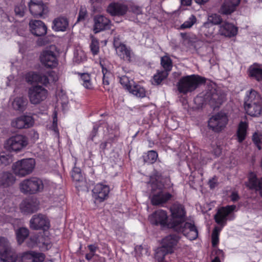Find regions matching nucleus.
<instances>
[{"instance_id":"18","label":"nucleus","mask_w":262,"mask_h":262,"mask_svg":"<svg viewBox=\"0 0 262 262\" xmlns=\"http://www.w3.org/2000/svg\"><path fill=\"white\" fill-rule=\"evenodd\" d=\"M30 227L33 229H39L48 228L49 222L43 215H34L30 221Z\"/></svg>"},{"instance_id":"32","label":"nucleus","mask_w":262,"mask_h":262,"mask_svg":"<svg viewBox=\"0 0 262 262\" xmlns=\"http://www.w3.org/2000/svg\"><path fill=\"white\" fill-rule=\"evenodd\" d=\"M245 108L250 116L258 117L262 113V103L245 105Z\"/></svg>"},{"instance_id":"36","label":"nucleus","mask_w":262,"mask_h":262,"mask_svg":"<svg viewBox=\"0 0 262 262\" xmlns=\"http://www.w3.org/2000/svg\"><path fill=\"white\" fill-rule=\"evenodd\" d=\"M15 181L13 175L9 172L0 173V186L7 187L12 184Z\"/></svg>"},{"instance_id":"34","label":"nucleus","mask_w":262,"mask_h":262,"mask_svg":"<svg viewBox=\"0 0 262 262\" xmlns=\"http://www.w3.org/2000/svg\"><path fill=\"white\" fill-rule=\"evenodd\" d=\"M79 75V81L83 86L88 90H93L94 85L90 74L88 73H80Z\"/></svg>"},{"instance_id":"37","label":"nucleus","mask_w":262,"mask_h":262,"mask_svg":"<svg viewBox=\"0 0 262 262\" xmlns=\"http://www.w3.org/2000/svg\"><path fill=\"white\" fill-rule=\"evenodd\" d=\"M205 99L213 107H219L223 101V99L220 98L216 93H212L211 96L207 94L205 96Z\"/></svg>"},{"instance_id":"38","label":"nucleus","mask_w":262,"mask_h":262,"mask_svg":"<svg viewBox=\"0 0 262 262\" xmlns=\"http://www.w3.org/2000/svg\"><path fill=\"white\" fill-rule=\"evenodd\" d=\"M29 234V230L24 227H21L15 230L17 242L19 245L21 244Z\"/></svg>"},{"instance_id":"45","label":"nucleus","mask_w":262,"mask_h":262,"mask_svg":"<svg viewBox=\"0 0 262 262\" xmlns=\"http://www.w3.org/2000/svg\"><path fill=\"white\" fill-rule=\"evenodd\" d=\"M222 19L221 17L216 14H212L208 16L207 20L206 23H208L209 24H212L214 26V25H220L222 24Z\"/></svg>"},{"instance_id":"44","label":"nucleus","mask_w":262,"mask_h":262,"mask_svg":"<svg viewBox=\"0 0 262 262\" xmlns=\"http://www.w3.org/2000/svg\"><path fill=\"white\" fill-rule=\"evenodd\" d=\"M144 161L145 163L152 164L155 163L158 158V154L154 150L148 151L146 155L143 156Z\"/></svg>"},{"instance_id":"52","label":"nucleus","mask_w":262,"mask_h":262,"mask_svg":"<svg viewBox=\"0 0 262 262\" xmlns=\"http://www.w3.org/2000/svg\"><path fill=\"white\" fill-rule=\"evenodd\" d=\"M221 230V228L215 227L212 234V244L213 247H215L219 243V235Z\"/></svg>"},{"instance_id":"64","label":"nucleus","mask_w":262,"mask_h":262,"mask_svg":"<svg viewBox=\"0 0 262 262\" xmlns=\"http://www.w3.org/2000/svg\"><path fill=\"white\" fill-rule=\"evenodd\" d=\"M89 249L91 253L95 255V253L97 249V247L94 245H90L88 246Z\"/></svg>"},{"instance_id":"11","label":"nucleus","mask_w":262,"mask_h":262,"mask_svg":"<svg viewBox=\"0 0 262 262\" xmlns=\"http://www.w3.org/2000/svg\"><path fill=\"white\" fill-rule=\"evenodd\" d=\"M228 119L224 113H219L213 116L208 121V126L213 131H221L227 125Z\"/></svg>"},{"instance_id":"8","label":"nucleus","mask_w":262,"mask_h":262,"mask_svg":"<svg viewBox=\"0 0 262 262\" xmlns=\"http://www.w3.org/2000/svg\"><path fill=\"white\" fill-rule=\"evenodd\" d=\"M47 90L40 85L33 86L28 90V97L32 104H37L46 99Z\"/></svg>"},{"instance_id":"46","label":"nucleus","mask_w":262,"mask_h":262,"mask_svg":"<svg viewBox=\"0 0 262 262\" xmlns=\"http://www.w3.org/2000/svg\"><path fill=\"white\" fill-rule=\"evenodd\" d=\"M39 74V73L29 72L26 75V80L30 83H38Z\"/></svg>"},{"instance_id":"9","label":"nucleus","mask_w":262,"mask_h":262,"mask_svg":"<svg viewBox=\"0 0 262 262\" xmlns=\"http://www.w3.org/2000/svg\"><path fill=\"white\" fill-rule=\"evenodd\" d=\"M236 208L235 205H230L220 208L216 214L215 215L214 218L215 222L224 226L226 223L227 220H232L234 216L232 215V212Z\"/></svg>"},{"instance_id":"62","label":"nucleus","mask_w":262,"mask_h":262,"mask_svg":"<svg viewBox=\"0 0 262 262\" xmlns=\"http://www.w3.org/2000/svg\"><path fill=\"white\" fill-rule=\"evenodd\" d=\"M48 77L49 78L50 83L55 82L58 79V77L56 74L54 72H51L49 73L48 74Z\"/></svg>"},{"instance_id":"43","label":"nucleus","mask_w":262,"mask_h":262,"mask_svg":"<svg viewBox=\"0 0 262 262\" xmlns=\"http://www.w3.org/2000/svg\"><path fill=\"white\" fill-rule=\"evenodd\" d=\"M168 76L167 71H158L153 77L152 83L154 84H159Z\"/></svg>"},{"instance_id":"35","label":"nucleus","mask_w":262,"mask_h":262,"mask_svg":"<svg viewBox=\"0 0 262 262\" xmlns=\"http://www.w3.org/2000/svg\"><path fill=\"white\" fill-rule=\"evenodd\" d=\"M0 259L2 262H15L17 257L15 252L10 248L6 251H0Z\"/></svg>"},{"instance_id":"29","label":"nucleus","mask_w":262,"mask_h":262,"mask_svg":"<svg viewBox=\"0 0 262 262\" xmlns=\"http://www.w3.org/2000/svg\"><path fill=\"white\" fill-rule=\"evenodd\" d=\"M262 103V99L259 94L254 90L247 92L245 98V105Z\"/></svg>"},{"instance_id":"5","label":"nucleus","mask_w":262,"mask_h":262,"mask_svg":"<svg viewBox=\"0 0 262 262\" xmlns=\"http://www.w3.org/2000/svg\"><path fill=\"white\" fill-rule=\"evenodd\" d=\"M170 217L167 226L174 230H181L179 226L183 224L185 217V211L183 206L180 204H174L170 208Z\"/></svg>"},{"instance_id":"55","label":"nucleus","mask_w":262,"mask_h":262,"mask_svg":"<svg viewBox=\"0 0 262 262\" xmlns=\"http://www.w3.org/2000/svg\"><path fill=\"white\" fill-rule=\"evenodd\" d=\"M10 249L8 240L3 237H0V251H6Z\"/></svg>"},{"instance_id":"10","label":"nucleus","mask_w":262,"mask_h":262,"mask_svg":"<svg viewBox=\"0 0 262 262\" xmlns=\"http://www.w3.org/2000/svg\"><path fill=\"white\" fill-rule=\"evenodd\" d=\"M110 192V188L107 185L98 183L92 190V198L95 203H101L108 198Z\"/></svg>"},{"instance_id":"51","label":"nucleus","mask_w":262,"mask_h":262,"mask_svg":"<svg viewBox=\"0 0 262 262\" xmlns=\"http://www.w3.org/2000/svg\"><path fill=\"white\" fill-rule=\"evenodd\" d=\"M196 17L192 15L181 26V28L182 29L190 28L196 23Z\"/></svg>"},{"instance_id":"6","label":"nucleus","mask_w":262,"mask_h":262,"mask_svg":"<svg viewBox=\"0 0 262 262\" xmlns=\"http://www.w3.org/2000/svg\"><path fill=\"white\" fill-rule=\"evenodd\" d=\"M21 192L26 194H34L41 191L43 188L42 181L36 178L25 179L19 184Z\"/></svg>"},{"instance_id":"28","label":"nucleus","mask_w":262,"mask_h":262,"mask_svg":"<svg viewBox=\"0 0 262 262\" xmlns=\"http://www.w3.org/2000/svg\"><path fill=\"white\" fill-rule=\"evenodd\" d=\"M71 176L73 181L75 182V185L77 188L81 189L85 186L84 178L81 174L79 168L74 167L72 171Z\"/></svg>"},{"instance_id":"13","label":"nucleus","mask_w":262,"mask_h":262,"mask_svg":"<svg viewBox=\"0 0 262 262\" xmlns=\"http://www.w3.org/2000/svg\"><path fill=\"white\" fill-rule=\"evenodd\" d=\"M238 28L232 23L224 21L219 25L218 34L224 37L231 38L238 33Z\"/></svg>"},{"instance_id":"41","label":"nucleus","mask_w":262,"mask_h":262,"mask_svg":"<svg viewBox=\"0 0 262 262\" xmlns=\"http://www.w3.org/2000/svg\"><path fill=\"white\" fill-rule=\"evenodd\" d=\"M128 91L137 97L143 98L146 96L145 90L139 85L133 84Z\"/></svg>"},{"instance_id":"39","label":"nucleus","mask_w":262,"mask_h":262,"mask_svg":"<svg viewBox=\"0 0 262 262\" xmlns=\"http://www.w3.org/2000/svg\"><path fill=\"white\" fill-rule=\"evenodd\" d=\"M100 64L102 68V72L103 75V84L104 88L106 90L110 89V78L112 76V74L104 67V64L102 63V61H100Z\"/></svg>"},{"instance_id":"53","label":"nucleus","mask_w":262,"mask_h":262,"mask_svg":"<svg viewBox=\"0 0 262 262\" xmlns=\"http://www.w3.org/2000/svg\"><path fill=\"white\" fill-rule=\"evenodd\" d=\"M252 139L258 149L260 150L261 149L260 145L262 144V133H255L253 135Z\"/></svg>"},{"instance_id":"17","label":"nucleus","mask_w":262,"mask_h":262,"mask_svg":"<svg viewBox=\"0 0 262 262\" xmlns=\"http://www.w3.org/2000/svg\"><path fill=\"white\" fill-rule=\"evenodd\" d=\"M180 230H176L179 232H182L184 235L190 240L196 239L198 236V232L196 227L190 223H183L179 226Z\"/></svg>"},{"instance_id":"61","label":"nucleus","mask_w":262,"mask_h":262,"mask_svg":"<svg viewBox=\"0 0 262 262\" xmlns=\"http://www.w3.org/2000/svg\"><path fill=\"white\" fill-rule=\"evenodd\" d=\"M38 242V239L36 236L31 237L29 241L27 242V245L29 247H34Z\"/></svg>"},{"instance_id":"23","label":"nucleus","mask_w":262,"mask_h":262,"mask_svg":"<svg viewBox=\"0 0 262 262\" xmlns=\"http://www.w3.org/2000/svg\"><path fill=\"white\" fill-rule=\"evenodd\" d=\"M179 239V237L176 235L167 236L163 239L162 246L166 249L167 252L171 253L173 252Z\"/></svg>"},{"instance_id":"27","label":"nucleus","mask_w":262,"mask_h":262,"mask_svg":"<svg viewBox=\"0 0 262 262\" xmlns=\"http://www.w3.org/2000/svg\"><path fill=\"white\" fill-rule=\"evenodd\" d=\"M30 12L34 16H41L44 10V6L42 2L31 0L28 4Z\"/></svg>"},{"instance_id":"57","label":"nucleus","mask_w":262,"mask_h":262,"mask_svg":"<svg viewBox=\"0 0 262 262\" xmlns=\"http://www.w3.org/2000/svg\"><path fill=\"white\" fill-rule=\"evenodd\" d=\"M86 16L87 10L86 8L84 7H81L79 10L77 21H80L84 20Z\"/></svg>"},{"instance_id":"12","label":"nucleus","mask_w":262,"mask_h":262,"mask_svg":"<svg viewBox=\"0 0 262 262\" xmlns=\"http://www.w3.org/2000/svg\"><path fill=\"white\" fill-rule=\"evenodd\" d=\"M111 26V20L103 15H96L93 17V31L95 33L108 29Z\"/></svg>"},{"instance_id":"26","label":"nucleus","mask_w":262,"mask_h":262,"mask_svg":"<svg viewBox=\"0 0 262 262\" xmlns=\"http://www.w3.org/2000/svg\"><path fill=\"white\" fill-rule=\"evenodd\" d=\"M248 75L258 81H262V65L254 63L248 69Z\"/></svg>"},{"instance_id":"19","label":"nucleus","mask_w":262,"mask_h":262,"mask_svg":"<svg viewBox=\"0 0 262 262\" xmlns=\"http://www.w3.org/2000/svg\"><path fill=\"white\" fill-rule=\"evenodd\" d=\"M127 9V6L123 2H113L108 6L106 11L112 16H119L125 14Z\"/></svg>"},{"instance_id":"31","label":"nucleus","mask_w":262,"mask_h":262,"mask_svg":"<svg viewBox=\"0 0 262 262\" xmlns=\"http://www.w3.org/2000/svg\"><path fill=\"white\" fill-rule=\"evenodd\" d=\"M246 185L251 189H258L259 193L262 196V178L258 182L255 174L251 173L249 176L248 182L246 183Z\"/></svg>"},{"instance_id":"49","label":"nucleus","mask_w":262,"mask_h":262,"mask_svg":"<svg viewBox=\"0 0 262 262\" xmlns=\"http://www.w3.org/2000/svg\"><path fill=\"white\" fill-rule=\"evenodd\" d=\"M86 59L85 53L81 50H77L74 52V60L79 63Z\"/></svg>"},{"instance_id":"7","label":"nucleus","mask_w":262,"mask_h":262,"mask_svg":"<svg viewBox=\"0 0 262 262\" xmlns=\"http://www.w3.org/2000/svg\"><path fill=\"white\" fill-rule=\"evenodd\" d=\"M28 144L26 138L21 135L12 136L6 141L4 147L9 151L18 152L21 150Z\"/></svg>"},{"instance_id":"33","label":"nucleus","mask_w":262,"mask_h":262,"mask_svg":"<svg viewBox=\"0 0 262 262\" xmlns=\"http://www.w3.org/2000/svg\"><path fill=\"white\" fill-rule=\"evenodd\" d=\"M11 105L17 111H23L25 110L27 104V100L22 96H16L11 98Z\"/></svg>"},{"instance_id":"21","label":"nucleus","mask_w":262,"mask_h":262,"mask_svg":"<svg viewBox=\"0 0 262 262\" xmlns=\"http://www.w3.org/2000/svg\"><path fill=\"white\" fill-rule=\"evenodd\" d=\"M215 27L212 24L204 23L201 28V32L202 35H204L209 40V42H215L217 40L214 33Z\"/></svg>"},{"instance_id":"54","label":"nucleus","mask_w":262,"mask_h":262,"mask_svg":"<svg viewBox=\"0 0 262 262\" xmlns=\"http://www.w3.org/2000/svg\"><path fill=\"white\" fill-rule=\"evenodd\" d=\"M90 48L93 55H97L99 51V46L97 39L94 38L92 39Z\"/></svg>"},{"instance_id":"60","label":"nucleus","mask_w":262,"mask_h":262,"mask_svg":"<svg viewBox=\"0 0 262 262\" xmlns=\"http://www.w3.org/2000/svg\"><path fill=\"white\" fill-rule=\"evenodd\" d=\"M38 83H40L43 85H47L48 84L50 83L49 78L48 76L43 75L41 73L39 74Z\"/></svg>"},{"instance_id":"48","label":"nucleus","mask_w":262,"mask_h":262,"mask_svg":"<svg viewBox=\"0 0 262 262\" xmlns=\"http://www.w3.org/2000/svg\"><path fill=\"white\" fill-rule=\"evenodd\" d=\"M161 63L162 67L165 69V70H164V71L168 72L171 70L172 67L171 60L168 56L162 57L161 59Z\"/></svg>"},{"instance_id":"20","label":"nucleus","mask_w":262,"mask_h":262,"mask_svg":"<svg viewBox=\"0 0 262 262\" xmlns=\"http://www.w3.org/2000/svg\"><path fill=\"white\" fill-rule=\"evenodd\" d=\"M31 33L36 36L44 35L47 33V28L41 20H32L29 23Z\"/></svg>"},{"instance_id":"56","label":"nucleus","mask_w":262,"mask_h":262,"mask_svg":"<svg viewBox=\"0 0 262 262\" xmlns=\"http://www.w3.org/2000/svg\"><path fill=\"white\" fill-rule=\"evenodd\" d=\"M25 6L24 4H20L15 7V13L19 17H22L24 15Z\"/></svg>"},{"instance_id":"22","label":"nucleus","mask_w":262,"mask_h":262,"mask_svg":"<svg viewBox=\"0 0 262 262\" xmlns=\"http://www.w3.org/2000/svg\"><path fill=\"white\" fill-rule=\"evenodd\" d=\"M114 46L117 55L121 58L126 61H130L132 58L134 56V54L129 48L123 44H120L117 46L115 43Z\"/></svg>"},{"instance_id":"4","label":"nucleus","mask_w":262,"mask_h":262,"mask_svg":"<svg viewBox=\"0 0 262 262\" xmlns=\"http://www.w3.org/2000/svg\"><path fill=\"white\" fill-rule=\"evenodd\" d=\"M36 165L33 158H27L15 162L12 167L13 172L17 176L24 177L30 174L34 170Z\"/></svg>"},{"instance_id":"15","label":"nucleus","mask_w":262,"mask_h":262,"mask_svg":"<svg viewBox=\"0 0 262 262\" xmlns=\"http://www.w3.org/2000/svg\"><path fill=\"white\" fill-rule=\"evenodd\" d=\"M44 259L43 254L32 251L20 253L17 257L19 262H42Z\"/></svg>"},{"instance_id":"30","label":"nucleus","mask_w":262,"mask_h":262,"mask_svg":"<svg viewBox=\"0 0 262 262\" xmlns=\"http://www.w3.org/2000/svg\"><path fill=\"white\" fill-rule=\"evenodd\" d=\"M69 26V21L66 17H59L53 21L52 28L55 31H65Z\"/></svg>"},{"instance_id":"16","label":"nucleus","mask_w":262,"mask_h":262,"mask_svg":"<svg viewBox=\"0 0 262 262\" xmlns=\"http://www.w3.org/2000/svg\"><path fill=\"white\" fill-rule=\"evenodd\" d=\"M34 123L33 118L30 116L22 115L14 119L11 125L13 127L18 128H27L33 126Z\"/></svg>"},{"instance_id":"58","label":"nucleus","mask_w":262,"mask_h":262,"mask_svg":"<svg viewBox=\"0 0 262 262\" xmlns=\"http://www.w3.org/2000/svg\"><path fill=\"white\" fill-rule=\"evenodd\" d=\"M51 129L53 130L56 136L59 137V132L57 128V117L56 114H55L53 119V124L51 127Z\"/></svg>"},{"instance_id":"25","label":"nucleus","mask_w":262,"mask_h":262,"mask_svg":"<svg viewBox=\"0 0 262 262\" xmlns=\"http://www.w3.org/2000/svg\"><path fill=\"white\" fill-rule=\"evenodd\" d=\"M20 210L25 213H32L38 209V203L33 199L24 201L20 206Z\"/></svg>"},{"instance_id":"3","label":"nucleus","mask_w":262,"mask_h":262,"mask_svg":"<svg viewBox=\"0 0 262 262\" xmlns=\"http://www.w3.org/2000/svg\"><path fill=\"white\" fill-rule=\"evenodd\" d=\"M205 78L196 75L182 77L178 84L180 93L186 94L195 90L201 84L205 82Z\"/></svg>"},{"instance_id":"50","label":"nucleus","mask_w":262,"mask_h":262,"mask_svg":"<svg viewBox=\"0 0 262 262\" xmlns=\"http://www.w3.org/2000/svg\"><path fill=\"white\" fill-rule=\"evenodd\" d=\"M120 82L121 84L128 91L130 90L134 83L133 81L130 80L126 76H123L120 78Z\"/></svg>"},{"instance_id":"42","label":"nucleus","mask_w":262,"mask_h":262,"mask_svg":"<svg viewBox=\"0 0 262 262\" xmlns=\"http://www.w3.org/2000/svg\"><path fill=\"white\" fill-rule=\"evenodd\" d=\"M58 101L62 107L63 110H66L68 108L69 99L64 91L61 90L58 94Z\"/></svg>"},{"instance_id":"63","label":"nucleus","mask_w":262,"mask_h":262,"mask_svg":"<svg viewBox=\"0 0 262 262\" xmlns=\"http://www.w3.org/2000/svg\"><path fill=\"white\" fill-rule=\"evenodd\" d=\"M10 162V159L5 155H0V163L6 165Z\"/></svg>"},{"instance_id":"40","label":"nucleus","mask_w":262,"mask_h":262,"mask_svg":"<svg viewBox=\"0 0 262 262\" xmlns=\"http://www.w3.org/2000/svg\"><path fill=\"white\" fill-rule=\"evenodd\" d=\"M247 127L248 124L246 122H241L239 123L237 132V136L238 142H242L245 139L247 135Z\"/></svg>"},{"instance_id":"47","label":"nucleus","mask_w":262,"mask_h":262,"mask_svg":"<svg viewBox=\"0 0 262 262\" xmlns=\"http://www.w3.org/2000/svg\"><path fill=\"white\" fill-rule=\"evenodd\" d=\"M168 253L167 252L166 249L161 246L157 248L156 250L155 258L159 262H163L165 255Z\"/></svg>"},{"instance_id":"2","label":"nucleus","mask_w":262,"mask_h":262,"mask_svg":"<svg viewBox=\"0 0 262 262\" xmlns=\"http://www.w3.org/2000/svg\"><path fill=\"white\" fill-rule=\"evenodd\" d=\"M59 51L55 45H51L40 53L39 59L41 63L46 68L54 69L58 64V58Z\"/></svg>"},{"instance_id":"1","label":"nucleus","mask_w":262,"mask_h":262,"mask_svg":"<svg viewBox=\"0 0 262 262\" xmlns=\"http://www.w3.org/2000/svg\"><path fill=\"white\" fill-rule=\"evenodd\" d=\"M149 185L153 191L158 190L151 197V202L152 205H162L171 198V194L161 190L164 187V184L163 178L160 176L156 175L151 177Z\"/></svg>"},{"instance_id":"14","label":"nucleus","mask_w":262,"mask_h":262,"mask_svg":"<svg viewBox=\"0 0 262 262\" xmlns=\"http://www.w3.org/2000/svg\"><path fill=\"white\" fill-rule=\"evenodd\" d=\"M149 222L153 225L167 226L169 220L165 211L160 209L155 211L148 216Z\"/></svg>"},{"instance_id":"24","label":"nucleus","mask_w":262,"mask_h":262,"mask_svg":"<svg viewBox=\"0 0 262 262\" xmlns=\"http://www.w3.org/2000/svg\"><path fill=\"white\" fill-rule=\"evenodd\" d=\"M240 0H225L221 6L220 12L223 14H230L236 9Z\"/></svg>"},{"instance_id":"59","label":"nucleus","mask_w":262,"mask_h":262,"mask_svg":"<svg viewBox=\"0 0 262 262\" xmlns=\"http://www.w3.org/2000/svg\"><path fill=\"white\" fill-rule=\"evenodd\" d=\"M130 9L131 11L137 16H141L142 15V12L141 8L135 4H133L130 7Z\"/></svg>"}]
</instances>
